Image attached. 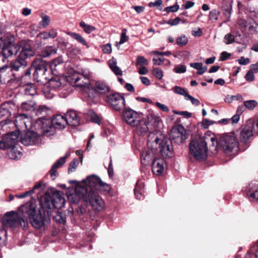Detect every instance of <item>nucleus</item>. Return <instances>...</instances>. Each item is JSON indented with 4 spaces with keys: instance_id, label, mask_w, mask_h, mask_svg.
I'll return each mask as SVG.
<instances>
[{
    "instance_id": "nucleus-1",
    "label": "nucleus",
    "mask_w": 258,
    "mask_h": 258,
    "mask_svg": "<svg viewBox=\"0 0 258 258\" xmlns=\"http://www.w3.org/2000/svg\"><path fill=\"white\" fill-rule=\"evenodd\" d=\"M216 136L211 132H207L203 137H197L189 144V153L196 160L203 161L206 159L209 145L210 149L217 151L215 145Z\"/></svg>"
},
{
    "instance_id": "nucleus-2",
    "label": "nucleus",
    "mask_w": 258,
    "mask_h": 258,
    "mask_svg": "<svg viewBox=\"0 0 258 258\" xmlns=\"http://www.w3.org/2000/svg\"><path fill=\"white\" fill-rule=\"evenodd\" d=\"M40 214L37 213L35 206L32 204H27L25 207L30 222L33 227L36 229L42 228L45 223L50 221L49 214L51 213V203L45 199H40Z\"/></svg>"
},
{
    "instance_id": "nucleus-3",
    "label": "nucleus",
    "mask_w": 258,
    "mask_h": 258,
    "mask_svg": "<svg viewBox=\"0 0 258 258\" xmlns=\"http://www.w3.org/2000/svg\"><path fill=\"white\" fill-rule=\"evenodd\" d=\"M147 116L148 121L141 118L137 112L131 109L125 110L123 113V117L125 122L131 126L135 127L136 132L140 135L148 132L149 122H157L159 120V117L153 112L149 113Z\"/></svg>"
},
{
    "instance_id": "nucleus-4",
    "label": "nucleus",
    "mask_w": 258,
    "mask_h": 258,
    "mask_svg": "<svg viewBox=\"0 0 258 258\" xmlns=\"http://www.w3.org/2000/svg\"><path fill=\"white\" fill-rule=\"evenodd\" d=\"M215 145L227 155L235 154L239 150V142L234 134H224L216 138Z\"/></svg>"
},
{
    "instance_id": "nucleus-5",
    "label": "nucleus",
    "mask_w": 258,
    "mask_h": 258,
    "mask_svg": "<svg viewBox=\"0 0 258 258\" xmlns=\"http://www.w3.org/2000/svg\"><path fill=\"white\" fill-rule=\"evenodd\" d=\"M90 78V72L87 70H83L81 73L74 72L68 76L67 80L73 86L89 88Z\"/></svg>"
},
{
    "instance_id": "nucleus-6",
    "label": "nucleus",
    "mask_w": 258,
    "mask_h": 258,
    "mask_svg": "<svg viewBox=\"0 0 258 258\" xmlns=\"http://www.w3.org/2000/svg\"><path fill=\"white\" fill-rule=\"evenodd\" d=\"M42 123L41 127L45 134L48 133L51 130L52 125L54 128L61 130L63 129L67 124L66 116L57 114L51 120L48 118L44 121L39 120L38 123Z\"/></svg>"
},
{
    "instance_id": "nucleus-7",
    "label": "nucleus",
    "mask_w": 258,
    "mask_h": 258,
    "mask_svg": "<svg viewBox=\"0 0 258 258\" xmlns=\"http://www.w3.org/2000/svg\"><path fill=\"white\" fill-rule=\"evenodd\" d=\"M84 202L87 206L90 205L92 209L98 212L101 211L105 207V203L102 198L95 191L91 190L86 193Z\"/></svg>"
},
{
    "instance_id": "nucleus-8",
    "label": "nucleus",
    "mask_w": 258,
    "mask_h": 258,
    "mask_svg": "<svg viewBox=\"0 0 258 258\" xmlns=\"http://www.w3.org/2000/svg\"><path fill=\"white\" fill-rule=\"evenodd\" d=\"M14 124L17 128L15 131H18L22 135L23 132L28 130L31 125V118L25 113H20L15 116Z\"/></svg>"
},
{
    "instance_id": "nucleus-9",
    "label": "nucleus",
    "mask_w": 258,
    "mask_h": 258,
    "mask_svg": "<svg viewBox=\"0 0 258 258\" xmlns=\"http://www.w3.org/2000/svg\"><path fill=\"white\" fill-rule=\"evenodd\" d=\"M106 102L117 111H120L124 109L125 105L124 98L117 93L107 96Z\"/></svg>"
},
{
    "instance_id": "nucleus-10",
    "label": "nucleus",
    "mask_w": 258,
    "mask_h": 258,
    "mask_svg": "<svg viewBox=\"0 0 258 258\" xmlns=\"http://www.w3.org/2000/svg\"><path fill=\"white\" fill-rule=\"evenodd\" d=\"M32 66L35 70V75H37L42 80L47 79L46 73L47 72L48 65L46 61L41 58H36L33 60Z\"/></svg>"
},
{
    "instance_id": "nucleus-11",
    "label": "nucleus",
    "mask_w": 258,
    "mask_h": 258,
    "mask_svg": "<svg viewBox=\"0 0 258 258\" xmlns=\"http://www.w3.org/2000/svg\"><path fill=\"white\" fill-rule=\"evenodd\" d=\"M25 134L22 136L21 143L25 146L36 145L41 144V137L34 132L27 130Z\"/></svg>"
},
{
    "instance_id": "nucleus-12",
    "label": "nucleus",
    "mask_w": 258,
    "mask_h": 258,
    "mask_svg": "<svg viewBox=\"0 0 258 258\" xmlns=\"http://www.w3.org/2000/svg\"><path fill=\"white\" fill-rule=\"evenodd\" d=\"M18 110V106L12 101L6 102L0 105V118L9 119L12 115H15Z\"/></svg>"
},
{
    "instance_id": "nucleus-13",
    "label": "nucleus",
    "mask_w": 258,
    "mask_h": 258,
    "mask_svg": "<svg viewBox=\"0 0 258 258\" xmlns=\"http://www.w3.org/2000/svg\"><path fill=\"white\" fill-rule=\"evenodd\" d=\"M18 52H19V56L20 58L26 60L27 58L33 56L35 55V52L32 49L30 43L26 41H21L17 44Z\"/></svg>"
},
{
    "instance_id": "nucleus-14",
    "label": "nucleus",
    "mask_w": 258,
    "mask_h": 258,
    "mask_svg": "<svg viewBox=\"0 0 258 258\" xmlns=\"http://www.w3.org/2000/svg\"><path fill=\"white\" fill-rule=\"evenodd\" d=\"M62 195V192L56 191L53 194L52 199L46 196L41 197L40 199L44 198L50 202L51 203V210L53 207L56 209H60L64 206L66 202Z\"/></svg>"
},
{
    "instance_id": "nucleus-15",
    "label": "nucleus",
    "mask_w": 258,
    "mask_h": 258,
    "mask_svg": "<svg viewBox=\"0 0 258 258\" xmlns=\"http://www.w3.org/2000/svg\"><path fill=\"white\" fill-rule=\"evenodd\" d=\"M170 139L176 144H181L187 139L185 131L182 126L173 127L170 134Z\"/></svg>"
},
{
    "instance_id": "nucleus-16",
    "label": "nucleus",
    "mask_w": 258,
    "mask_h": 258,
    "mask_svg": "<svg viewBox=\"0 0 258 258\" xmlns=\"http://www.w3.org/2000/svg\"><path fill=\"white\" fill-rule=\"evenodd\" d=\"M48 85L55 91H67L68 89L66 79L58 76H55L50 79Z\"/></svg>"
},
{
    "instance_id": "nucleus-17",
    "label": "nucleus",
    "mask_w": 258,
    "mask_h": 258,
    "mask_svg": "<svg viewBox=\"0 0 258 258\" xmlns=\"http://www.w3.org/2000/svg\"><path fill=\"white\" fill-rule=\"evenodd\" d=\"M27 65V61L18 56L17 59L11 62L9 67L6 66L3 68H5V72L7 74V72L10 70L18 71L21 68H24Z\"/></svg>"
},
{
    "instance_id": "nucleus-18",
    "label": "nucleus",
    "mask_w": 258,
    "mask_h": 258,
    "mask_svg": "<svg viewBox=\"0 0 258 258\" xmlns=\"http://www.w3.org/2000/svg\"><path fill=\"white\" fill-rule=\"evenodd\" d=\"M18 52V49L17 45H15L11 44L6 45V43L4 42L0 56L3 57V59H4L11 56L13 55H15Z\"/></svg>"
},
{
    "instance_id": "nucleus-19",
    "label": "nucleus",
    "mask_w": 258,
    "mask_h": 258,
    "mask_svg": "<svg viewBox=\"0 0 258 258\" xmlns=\"http://www.w3.org/2000/svg\"><path fill=\"white\" fill-rule=\"evenodd\" d=\"M246 194L250 201L257 202L258 201V183L256 182L250 183L247 187Z\"/></svg>"
},
{
    "instance_id": "nucleus-20",
    "label": "nucleus",
    "mask_w": 258,
    "mask_h": 258,
    "mask_svg": "<svg viewBox=\"0 0 258 258\" xmlns=\"http://www.w3.org/2000/svg\"><path fill=\"white\" fill-rule=\"evenodd\" d=\"M18 131L10 132L3 136L4 141L6 142L9 148L15 147L18 142V139L20 136Z\"/></svg>"
},
{
    "instance_id": "nucleus-21",
    "label": "nucleus",
    "mask_w": 258,
    "mask_h": 258,
    "mask_svg": "<svg viewBox=\"0 0 258 258\" xmlns=\"http://www.w3.org/2000/svg\"><path fill=\"white\" fill-rule=\"evenodd\" d=\"M171 144L170 141H162L159 143L160 151L163 157H172L173 148Z\"/></svg>"
},
{
    "instance_id": "nucleus-22",
    "label": "nucleus",
    "mask_w": 258,
    "mask_h": 258,
    "mask_svg": "<svg viewBox=\"0 0 258 258\" xmlns=\"http://www.w3.org/2000/svg\"><path fill=\"white\" fill-rule=\"evenodd\" d=\"M67 124L73 126H77L80 124V119L76 112L70 110L66 114Z\"/></svg>"
},
{
    "instance_id": "nucleus-23",
    "label": "nucleus",
    "mask_w": 258,
    "mask_h": 258,
    "mask_svg": "<svg viewBox=\"0 0 258 258\" xmlns=\"http://www.w3.org/2000/svg\"><path fill=\"white\" fill-rule=\"evenodd\" d=\"M101 181V179L95 175H90L87 177L86 179L82 180V182L86 186L94 188L96 190H97Z\"/></svg>"
},
{
    "instance_id": "nucleus-24",
    "label": "nucleus",
    "mask_w": 258,
    "mask_h": 258,
    "mask_svg": "<svg viewBox=\"0 0 258 258\" xmlns=\"http://www.w3.org/2000/svg\"><path fill=\"white\" fill-rule=\"evenodd\" d=\"M70 156V153L67 152L65 156L60 158L52 166L50 170L51 177H56L57 175V169L61 167L66 162V159Z\"/></svg>"
},
{
    "instance_id": "nucleus-25",
    "label": "nucleus",
    "mask_w": 258,
    "mask_h": 258,
    "mask_svg": "<svg viewBox=\"0 0 258 258\" xmlns=\"http://www.w3.org/2000/svg\"><path fill=\"white\" fill-rule=\"evenodd\" d=\"M70 156V153L67 152L65 156L60 158L52 166L50 170L51 177H56L57 175V169L61 167L66 162V159Z\"/></svg>"
},
{
    "instance_id": "nucleus-26",
    "label": "nucleus",
    "mask_w": 258,
    "mask_h": 258,
    "mask_svg": "<svg viewBox=\"0 0 258 258\" xmlns=\"http://www.w3.org/2000/svg\"><path fill=\"white\" fill-rule=\"evenodd\" d=\"M164 161L162 159H155L152 162V171L154 174L160 175L164 171Z\"/></svg>"
},
{
    "instance_id": "nucleus-27",
    "label": "nucleus",
    "mask_w": 258,
    "mask_h": 258,
    "mask_svg": "<svg viewBox=\"0 0 258 258\" xmlns=\"http://www.w3.org/2000/svg\"><path fill=\"white\" fill-rule=\"evenodd\" d=\"M94 87L95 92L102 94L107 93L110 90L109 86L103 81H96Z\"/></svg>"
},
{
    "instance_id": "nucleus-28",
    "label": "nucleus",
    "mask_w": 258,
    "mask_h": 258,
    "mask_svg": "<svg viewBox=\"0 0 258 258\" xmlns=\"http://www.w3.org/2000/svg\"><path fill=\"white\" fill-rule=\"evenodd\" d=\"M82 190H83L82 192H80L79 188H77L75 190V192L70 195L69 198L72 203H78L81 199H83L84 201V197L86 196V193L87 192L85 189H82Z\"/></svg>"
},
{
    "instance_id": "nucleus-29",
    "label": "nucleus",
    "mask_w": 258,
    "mask_h": 258,
    "mask_svg": "<svg viewBox=\"0 0 258 258\" xmlns=\"http://www.w3.org/2000/svg\"><path fill=\"white\" fill-rule=\"evenodd\" d=\"M252 136V127L250 126H245L241 132L240 141L245 144L248 140Z\"/></svg>"
},
{
    "instance_id": "nucleus-30",
    "label": "nucleus",
    "mask_w": 258,
    "mask_h": 258,
    "mask_svg": "<svg viewBox=\"0 0 258 258\" xmlns=\"http://www.w3.org/2000/svg\"><path fill=\"white\" fill-rule=\"evenodd\" d=\"M21 108L23 111L32 112L36 108V103L33 100H29L21 104Z\"/></svg>"
},
{
    "instance_id": "nucleus-31",
    "label": "nucleus",
    "mask_w": 258,
    "mask_h": 258,
    "mask_svg": "<svg viewBox=\"0 0 258 258\" xmlns=\"http://www.w3.org/2000/svg\"><path fill=\"white\" fill-rule=\"evenodd\" d=\"M21 92L25 95L33 96L36 94V90L33 84H27L21 88Z\"/></svg>"
},
{
    "instance_id": "nucleus-32",
    "label": "nucleus",
    "mask_w": 258,
    "mask_h": 258,
    "mask_svg": "<svg viewBox=\"0 0 258 258\" xmlns=\"http://www.w3.org/2000/svg\"><path fill=\"white\" fill-rule=\"evenodd\" d=\"M144 188V183L141 181H138L136 183L134 192L136 198L137 199L141 200L143 198V189Z\"/></svg>"
},
{
    "instance_id": "nucleus-33",
    "label": "nucleus",
    "mask_w": 258,
    "mask_h": 258,
    "mask_svg": "<svg viewBox=\"0 0 258 258\" xmlns=\"http://www.w3.org/2000/svg\"><path fill=\"white\" fill-rule=\"evenodd\" d=\"M10 123L11 121L9 119H4L0 121V135L2 137L10 132L9 129Z\"/></svg>"
},
{
    "instance_id": "nucleus-34",
    "label": "nucleus",
    "mask_w": 258,
    "mask_h": 258,
    "mask_svg": "<svg viewBox=\"0 0 258 258\" xmlns=\"http://www.w3.org/2000/svg\"><path fill=\"white\" fill-rule=\"evenodd\" d=\"M50 112H51L50 109H49L48 108H47L46 106L42 105V106H40L39 107L38 109L36 110V113L37 115H42V119H41V120L40 119V120L44 121V120L45 119L44 118L42 119V118L43 117H45ZM39 121V120L38 121H37L36 123L39 125H41V124L42 125V123H38V122Z\"/></svg>"
},
{
    "instance_id": "nucleus-35",
    "label": "nucleus",
    "mask_w": 258,
    "mask_h": 258,
    "mask_svg": "<svg viewBox=\"0 0 258 258\" xmlns=\"http://www.w3.org/2000/svg\"><path fill=\"white\" fill-rule=\"evenodd\" d=\"M109 66L111 70L116 75H122V72L121 69L117 67L116 59L112 57L109 60Z\"/></svg>"
},
{
    "instance_id": "nucleus-36",
    "label": "nucleus",
    "mask_w": 258,
    "mask_h": 258,
    "mask_svg": "<svg viewBox=\"0 0 258 258\" xmlns=\"http://www.w3.org/2000/svg\"><path fill=\"white\" fill-rule=\"evenodd\" d=\"M56 53V49L55 48L51 46H47L41 51L40 55L42 57H47Z\"/></svg>"
},
{
    "instance_id": "nucleus-37",
    "label": "nucleus",
    "mask_w": 258,
    "mask_h": 258,
    "mask_svg": "<svg viewBox=\"0 0 258 258\" xmlns=\"http://www.w3.org/2000/svg\"><path fill=\"white\" fill-rule=\"evenodd\" d=\"M152 154L151 151H146L142 152L141 156V163L143 165H146L149 164L150 162L152 160Z\"/></svg>"
},
{
    "instance_id": "nucleus-38",
    "label": "nucleus",
    "mask_w": 258,
    "mask_h": 258,
    "mask_svg": "<svg viewBox=\"0 0 258 258\" xmlns=\"http://www.w3.org/2000/svg\"><path fill=\"white\" fill-rule=\"evenodd\" d=\"M68 34L73 38L77 41L79 43L84 46H85L86 48H88L89 47V46L88 45L85 39L80 34L75 32H69Z\"/></svg>"
},
{
    "instance_id": "nucleus-39",
    "label": "nucleus",
    "mask_w": 258,
    "mask_h": 258,
    "mask_svg": "<svg viewBox=\"0 0 258 258\" xmlns=\"http://www.w3.org/2000/svg\"><path fill=\"white\" fill-rule=\"evenodd\" d=\"M21 155V153L18 151L14 147L9 148L8 151L9 157L13 160L17 159Z\"/></svg>"
},
{
    "instance_id": "nucleus-40",
    "label": "nucleus",
    "mask_w": 258,
    "mask_h": 258,
    "mask_svg": "<svg viewBox=\"0 0 258 258\" xmlns=\"http://www.w3.org/2000/svg\"><path fill=\"white\" fill-rule=\"evenodd\" d=\"M191 67L196 69L198 75H203L207 70V67H203L202 63L195 62L190 64Z\"/></svg>"
},
{
    "instance_id": "nucleus-41",
    "label": "nucleus",
    "mask_w": 258,
    "mask_h": 258,
    "mask_svg": "<svg viewBox=\"0 0 258 258\" xmlns=\"http://www.w3.org/2000/svg\"><path fill=\"white\" fill-rule=\"evenodd\" d=\"M111 189L110 186L106 183L101 181L97 190L101 193H108Z\"/></svg>"
},
{
    "instance_id": "nucleus-42",
    "label": "nucleus",
    "mask_w": 258,
    "mask_h": 258,
    "mask_svg": "<svg viewBox=\"0 0 258 258\" xmlns=\"http://www.w3.org/2000/svg\"><path fill=\"white\" fill-rule=\"evenodd\" d=\"M243 104L248 110H253L258 105V103L254 100H249L244 101Z\"/></svg>"
},
{
    "instance_id": "nucleus-43",
    "label": "nucleus",
    "mask_w": 258,
    "mask_h": 258,
    "mask_svg": "<svg viewBox=\"0 0 258 258\" xmlns=\"http://www.w3.org/2000/svg\"><path fill=\"white\" fill-rule=\"evenodd\" d=\"M173 91L177 94L183 95L186 99L189 95L188 91L183 88L176 86L172 88Z\"/></svg>"
},
{
    "instance_id": "nucleus-44",
    "label": "nucleus",
    "mask_w": 258,
    "mask_h": 258,
    "mask_svg": "<svg viewBox=\"0 0 258 258\" xmlns=\"http://www.w3.org/2000/svg\"><path fill=\"white\" fill-rule=\"evenodd\" d=\"M55 91L51 88L49 85L45 87L43 89V94L45 97L47 99H51L54 95V92Z\"/></svg>"
},
{
    "instance_id": "nucleus-45",
    "label": "nucleus",
    "mask_w": 258,
    "mask_h": 258,
    "mask_svg": "<svg viewBox=\"0 0 258 258\" xmlns=\"http://www.w3.org/2000/svg\"><path fill=\"white\" fill-rule=\"evenodd\" d=\"M41 18L42 21L39 22V25L42 28H45L49 25L50 18L48 16L43 14L41 15Z\"/></svg>"
},
{
    "instance_id": "nucleus-46",
    "label": "nucleus",
    "mask_w": 258,
    "mask_h": 258,
    "mask_svg": "<svg viewBox=\"0 0 258 258\" xmlns=\"http://www.w3.org/2000/svg\"><path fill=\"white\" fill-rule=\"evenodd\" d=\"M80 26L87 34H90L95 30V28L94 26L87 24L84 21H81L80 23Z\"/></svg>"
},
{
    "instance_id": "nucleus-47",
    "label": "nucleus",
    "mask_w": 258,
    "mask_h": 258,
    "mask_svg": "<svg viewBox=\"0 0 258 258\" xmlns=\"http://www.w3.org/2000/svg\"><path fill=\"white\" fill-rule=\"evenodd\" d=\"M188 39L185 35L181 36L176 39V43L179 46H184L188 43Z\"/></svg>"
},
{
    "instance_id": "nucleus-48",
    "label": "nucleus",
    "mask_w": 258,
    "mask_h": 258,
    "mask_svg": "<svg viewBox=\"0 0 258 258\" xmlns=\"http://www.w3.org/2000/svg\"><path fill=\"white\" fill-rule=\"evenodd\" d=\"M79 164V160L78 159H74L70 163L69 167L68 172H73L75 171Z\"/></svg>"
},
{
    "instance_id": "nucleus-49",
    "label": "nucleus",
    "mask_w": 258,
    "mask_h": 258,
    "mask_svg": "<svg viewBox=\"0 0 258 258\" xmlns=\"http://www.w3.org/2000/svg\"><path fill=\"white\" fill-rule=\"evenodd\" d=\"M238 7L239 11L240 13H244L247 15V13H249V11H250L246 5L243 4L240 2L238 3Z\"/></svg>"
},
{
    "instance_id": "nucleus-50",
    "label": "nucleus",
    "mask_w": 258,
    "mask_h": 258,
    "mask_svg": "<svg viewBox=\"0 0 258 258\" xmlns=\"http://www.w3.org/2000/svg\"><path fill=\"white\" fill-rule=\"evenodd\" d=\"M63 61L61 58H57L55 59H54L51 62L50 64V67L52 70H56V67L62 63Z\"/></svg>"
},
{
    "instance_id": "nucleus-51",
    "label": "nucleus",
    "mask_w": 258,
    "mask_h": 258,
    "mask_svg": "<svg viewBox=\"0 0 258 258\" xmlns=\"http://www.w3.org/2000/svg\"><path fill=\"white\" fill-rule=\"evenodd\" d=\"M224 41L226 44L233 43L235 41V37L231 33H228L225 36Z\"/></svg>"
},
{
    "instance_id": "nucleus-52",
    "label": "nucleus",
    "mask_w": 258,
    "mask_h": 258,
    "mask_svg": "<svg viewBox=\"0 0 258 258\" xmlns=\"http://www.w3.org/2000/svg\"><path fill=\"white\" fill-rule=\"evenodd\" d=\"M219 12L216 9L212 10L209 14V19L211 21H216L218 19Z\"/></svg>"
},
{
    "instance_id": "nucleus-53",
    "label": "nucleus",
    "mask_w": 258,
    "mask_h": 258,
    "mask_svg": "<svg viewBox=\"0 0 258 258\" xmlns=\"http://www.w3.org/2000/svg\"><path fill=\"white\" fill-rule=\"evenodd\" d=\"M179 6L177 4V3H176L175 5L174 6L165 8L164 11L168 13L170 12H176L179 10Z\"/></svg>"
},
{
    "instance_id": "nucleus-54",
    "label": "nucleus",
    "mask_w": 258,
    "mask_h": 258,
    "mask_svg": "<svg viewBox=\"0 0 258 258\" xmlns=\"http://www.w3.org/2000/svg\"><path fill=\"white\" fill-rule=\"evenodd\" d=\"M9 80L8 74L5 72V68L0 69V82Z\"/></svg>"
},
{
    "instance_id": "nucleus-55",
    "label": "nucleus",
    "mask_w": 258,
    "mask_h": 258,
    "mask_svg": "<svg viewBox=\"0 0 258 258\" xmlns=\"http://www.w3.org/2000/svg\"><path fill=\"white\" fill-rule=\"evenodd\" d=\"M54 218L59 223L64 224L66 222V217L60 213H58Z\"/></svg>"
},
{
    "instance_id": "nucleus-56",
    "label": "nucleus",
    "mask_w": 258,
    "mask_h": 258,
    "mask_svg": "<svg viewBox=\"0 0 258 258\" xmlns=\"http://www.w3.org/2000/svg\"><path fill=\"white\" fill-rule=\"evenodd\" d=\"M186 71V68L185 65L177 66L174 69V71L177 74L184 73Z\"/></svg>"
},
{
    "instance_id": "nucleus-57",
    "label": "nucleus",
    "mask_w": 258,
    "mask_h": 258,
    "mask_svg": "<svg viewBox=\"0 0 258 258\" xmlns=\"http://www.w3.org/2000/svg\"><path fill=\"white\" fill-rule=\"evenodd\" d=\"M137 63L141 66L147 65L148 60L143 56H139L137 59Z\"/></svg>"
},
{
    "instance_id": "nucleus-58",
    "label": "nucleus",
    "mask_w": 258,
    "mask_h": 258,
    "mask_svg": "<svg viewBox=\"0 0 258 258\" xmlns=\"http://www.w3.org/2000/svg\"><path fill=\"white\" fill-rule=\"evenodd\" d=\"M254 250L251 249L250 251L246 254L245 258H258V249L256 250L255 253H254Z\"/></svg>"
},
{
    "instance_id": "nucleus-59",
    "label": "nucleus",
    "mask_w": 258,
    "mask_h": 258,
    "mask_svg": "<svg viewBox=\"0 0 258 258\" xmlns=\"http://www.w3.org/2000/svg\"><path fill=\"white\" fill-rule=\"evenodd\" d=\"M253 72L251 70H249L245 76V79L248 82H252L254 80V76Z\"/></svg>"
},
{
    "instance_id": "nucleus-60",
    "label": "nucleus",
    "mask_w": 258,
    "mask_h": 258,
    "mask_svg": "<svg viewBox=\"0 0 258 258\" xmlns=\"http://www.w3.org/2000/svg\"><path fill=\"white\" fill-rule=\"evenodd\" d=\"M47 33L49 38L54 39L57 36V31L55 28H52L49 31H47Z\"/></svg>"
},
{
    "instance_id": "nucleus-61",
    "label": "nucleus",
    "mask_w": 258,
    "mask_h": 258,
    "mask_svg": "<svg viewBox=\"0 0 258 258\" xmlns=\"http://www.w3.org/2000/svg\"><path fill=\"white\" fill-rule=\"evenodd\" d=\"M37 38L39 39L40 40H46L49 39L47 31H43L39 33L37 35Z\"/></svg>"
},
{
    "instance_id": "nucleus-62",
    "label": "nucleus",
    "mask_w": 258,
    "mask_h": 258,
    "mask_svg": "<svg viewBox=\"0 0 258 258\" xmlns=\"http://www.w3.org/2000/svg\"><path fill=\"white\" fill-rule=\"evenodd\" d=\"M102 50L104 53H110L112 51V47L111 44L110 43H107L105 45H104L102 46Z\"/></svg>"
},
{
    "instance_id": "nucleus-63",
    "label": "nucleus",
    "mask_w": 258,
    "mask_h": 258,
    "mask_svg": "<svg viewBox=\"0 0 258 258\" xmlns=\"http://www.w3.org/2000/svg\"><path fill=\"white\" fill-rule=\"evenodd\" d=\"M153 73L155 77L158 79H161L163 77L162 71L158 68L153 69Z\"/></svg>"
},
{
    "instance_id": "nucleus-64",
    "label": "nucleus",
    "mask_w": 258,
    "mask_h": 258,
    "mask_svg": "<svg viewBox=\"0 0 258 258\" xmlns=\"http://www.w3.org/2000/svg\"><path fill=\"white\" fill-rule=\"evenodd\" d=\"M186 100H189L193 105H195L196 106H198L200 104V101L198 99L193 97L189 94L188 95V96L186 98Z\"/></svg>"
}]
</instances>
